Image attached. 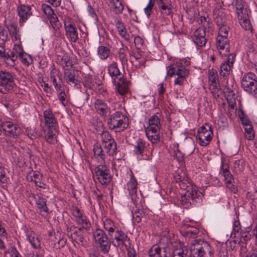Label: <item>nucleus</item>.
Instances as JSON below:
<instances>
[{"label":"nucleus","instance_id":"7","mask_svg":"<svg viewBox=\"0 0 257 257\" xmlns=\"http://www.w3.org/2000/svg\"><path fill=\"white\" fill-rule=\"evenodd\" d=\"M255 74L249 72L244 75L241 80V87L249 93L257 96V80Z\"/></svg>","mask_w":257,"mask_h":257},{"label":"nucleus","instance_id":"36","mask_svg":"<svg viewBox=\"0 0 257 257\" xmlns=\"http://www.w3.org/2000/svg\"><path fill=\"white\" fill-rule=\"evenodd\" d=\"M93 238L95 242L98 243L106 239L107 237L102 229L97 228L93 232Z\"/></svg>","mask_w":257,"mask_h":257},{"label":"nucleus","instance_id":"48","mask_svg":"<svg viewBox=\"0 0 257 257\" xmlns=\"http://www.w3.org/2000/svg\"><path fill=\"white\" fill-rule=\"evenodd\" d=\"M98 244H99L100 250L103 253H106L109 251L110 247V243L109 241H108V238L101 242L98 243Z\"/></svg>","mask_w":257,"mask_h":257},{"label":"nucleus","instance_id":"46","mask_svg":"<svg viewBox=\"0 0 257 257\" xmlns=\"http://www.w3.org/2000/svg\"><path fill=\"white\" fill-rule=\"evenodd\" d=\"M103 224L104 228L108 231L109 234H111L112 232L115 229V226L110 219H105Z\"/></svg>","mask_w":257,"mask_h":257},{"label":"nucleus","instance_id":"28","mask_svg":"<svg viewBox=\"0 0 257 257\" xmlns=\"http://www.w3.org/2000/svg\"><path fill=\"white\" fill-rule=\"evenodd\" d=\"M214 19L218 26L224 25L226 22V16L222 9H215L214 10Z\"/></svg>","mask_w":257,"mask_h":257},{"label":"nucleus","instance_id":"25","mask_svg":"<svg viewBox=\"0 0 257 257\" xmlns=\"http://www.w3.org/2000/svg\"><path fill=\"white\" fill-rule=\"evenodd\" d=\"M108 73L111 77L112 80L115 82L116 79H120L123 77V75L121 74L118 69L117 63L113 62L107 67Z\"/></svg>","mask_w":257,"mask_h":257},{"label":"nucleus","instance_id":"1","mask_svg":"<svg viewBox=\"0 0 257 257\" xmlns=\"http://www.w3.org/2000/svg\"><path fill=\"white\" fill-rule=\"evenodd\" d=\"M190 250L193 257H213V255L210 245L201 239L193 240L191 243Z\"/></svg>","mask_w":257,"mask_h":257},{"label":"nucleus","instance_id":"33","mask_svg":"<svg viewBox=\"0 0 257 257\" xmlns=\"http://www.w3.org/2000/svg\"><path fill=\"white\" fill-rule=\"evenodd\" d=\"M57 60L62 67L64 72L66 69H71L72 68V62L68 56L66 55L59 56Z\"/></svg>","mask_w":257,"mask_h":257},{"label":"nucleus","instance_id":"42","mask_svg":"<svg viewBox=\"0 0 257 257\" xmlns=\"http://www.w3.org/2000/svg\"><path fill=\"white\" fill-rule=\"evenodd\" d=\"M244 136L246 139L248 140H251L254 139V133L253 131V128L251 124H247L246 127H244Z\"/></svg>","mask_w":257,"mask_h":257},{"label":"nucleus","instance_id":"3","mask_svg":"<svg viewBox=\"0 0 257 257\" xmlns=\"http://www.w3.org/2000/svg\"><path fill=\"white\" fill-rule=\"evenodd\" d=\"M168 70V75L172 77L174 75L178 76L174 81L175 85H182L187 76L189 74V71L180 62H176L175 64L169 66Z\"/></svg>","mask_w":257,"mask_h":257},{"label":"nucleus","instance_id":"5","mask_svg":"<svg viewBox=\"0 0 257 257\" xmlns=\"http://www.w3.org/2000/svg\"><path fill=\"white\" fill-rule=\"evenodd\" d=\"M179 186L182 190V201L185 203L189 202L190 199L193 200L200 195V192L197 187L190 183L187 184L182 182L179 184Z\"/></svg>","mask_w":257,"mask_h":257},{"label":"nucleus","instance_id":"29","mask_svg":"<svg viewBox=\"0 0 257 257\" xmlns=\"http://www.w3.org/2000/svg\"><path fill=\"white\" fill-rule=\"evenodd\" d=\"M94 107L96 111L101 115L105 116L110 112L109 108L106 103L99 99L95 101Z\"/></svg>","mask_w":257,"mask_h":257},{"label":"nucleus","instance_id":"49","mask_svg":"<svg viewBox=\"0 0 257 257\" xmlns=\"http://www.w3.org/2000/svg\"><path fill=\"white\" fill-rule=\"evenodd\" d=\"M247 56L251 63L257 62V51L253 48H249L247 52Z\"/></svg>","mask_w":257,"mask_h":257},{"label":"nucleus","instance_id":"38","mask_svg":"<svg viewBox=\"0 0 257 257\" xmlns=\"http://www.w3.org/2000/svg\"><path fill=\"white\" fill-rule=\"evenodd\" d=\"M147 210L144 208H139L135 211L134 218L137 222H140L142 219L146 217Z\"/></svg>","mask_w":257,"mask_h":257},{"label":"nucleus","instance_id":"44","mask_svg":"<svg viewBox=\"0 0 257 257\" xmlns=\"http://www.w3.org/2000/svg\"><path fill=\"white\" fill-rule=\"evenodd\" d=\"M209 89L215 98H217L219 96V92H220V88L219 83L210 84Z\"/></svg>","mask_w":257,"mask_h":257},{"label":"nucleus","instance_id":"37","mask_svg":"<svg viewBox=\"0 0 257 257\" xmlns=\"http://www.w3.org/2000/svg\"><path fill=\"white\" fill-rule=\"evenodd\" d=\"M116 28L119 34L123 37L125 40H130V36L126 32V30L124 25L120 22L118 21L116 23Z\"/></svg>","mask_w":257,"mask_h":257},{"label":"nucleus","instance_id":"47","mask_svg":"<svg viewBox=\"0 0 257 257\" xmlns=\"http://www.w3.org/2000/svg\"><path fill=\"white\" fill-rule=\"evenodd\" d=\"M220 27L218 31V35L217 37H221L222 39L228 38V33L229 31V27L224 25L219 26Z\"/></svg>","mask_w":257,"mask_h":257},{"label":"nucleus","instance_id":"52","mask_svg":"<svg viewBox=\"0 0 257 257\" xmlns=\"http://www.w3.org/2000/svg\"><path fill=\"white\" fill-rule=\"evenodd\" d=\"M241 27L245 30H251V26L248 18H246L239 20Z\"/></svg>","mask_w":257,"mask_h":257},{"label":"nucleus","instance_id":"31","mask_svg":"<svg viewBox=\"0 0 257 257\" xmlns=\"http://www.w3.org/2000/svg\"><path fill=\"white\" fill-rule=\"evenodd\" d=\"M116 89L118 93L121 95H124L128 92V83L126 81L124 80L123 77L118 79Z\"/></svg>","mask_w":257,"mask_h":257},{"label":"nucleus","instance_id":"11","mask_svg":"<svg viewBox=\"0 0 257 257\" xmlns=\"http://www.w3.org/2000/svg\"><path fill=\"white\" fill-rule=\"evenodd\" d=\"M95 172L99 182L103 185L108 184L111 181L109 170L105 165H100L95 169Z\"/></svg>","mask_w":257,"mask_h":257},{"label":"nucleus","instance_id":"30","mask_svg":"<svg viewBox=\"0 0 257 257\" xmlns=\"http://www.w3.org/2000/svg\"><path fill=\"white\" fill-rule=\"evenodd\" d=\"M146 133L148 138L153 144L157 143L160 139V130L151 129L150 127H146Z\"/></svg>","mask_w":257,"mask_h":257},{"label":"nucleus","instance_id":"15","mask_svg":"<svg viewBox=\"0 0 257 257\" xmlns=\"http://www.w3.org/2000/svg\"><path fill=\"white\" fill-rule=\"evenodd\" d=\"M216 47L222 56H226L229 55L230 45L228 38L222 39L221 37H217Z\"/></svg>","mask_w":257,"mask_h":257},{"label":"nucleus","instance_id":"12","mask_svg":"<svg viewBox=\"0 0 257 257\" xmlns=\"http://www.w3.org/2000/svg\"><path fill=\"white\" fill-rule=\"evenodd\" d=\"M67 234L70 237L79 244L84 246L86 241L82 234V228H78L74 226H72L67 228Z\"/></svg>","mask_w":257,"mask_h":257},{"label":"nucleus","instance_id":"43","mask_svg":"<svg viewBox=\"0 0 257 257\" xmlns=\"http://www.w3.org/2000/svg\"><path fill=\"white\" fill-rule=\"evenodd\" d=\"M110 3L116 14H120L122 12L123 6L119 0H111Z\"/></svg>","mask_w":257,"mask_h":257},{"label":"nucleus","instance_id":"14","mask_svg":"<svg viewBox=\"0 0 257 257\" xmlns=\"http://www.w3.org/2000/svg\"><path fill=\"white\" fill-rule=\"evenodd\" d=\"M72 214L75 218V220L78 224L80 225L82 228L88 229L90 227V223L89 220L85 216H83L80 209L77 207L72 208Z\"/></svg>","mask_w":257,"mask_h":257},{"label":"nucleus","instance_id":"34","mask_svg":"<svg viewBox=\"0 0 257 257\" xmlns=\"http://www.w3.org/2000/svg\"><path fill=\"white\" fill-rule=\"evenodd\" d=\"M27 238L31 245L35 248H38L40 247L41 241L38 236L33 232H30L27 234Z\"/></svg>","mask_w":257,"mask_h":257},{"label":"nucleus","instance_id":"62","mask_svg":"<svg viewBox=\"0 0 257 257\" xmlns=\"http://www.w3.org/2000/svg\"><path fill=\"white\" fill-rule=\"evenodd\" d=\"M235 96L234 91H230V93L226 94V97L229 103H235Z\"/></svg>","mask_w":257,"mask_h":257},{"label":"nucleus","instance_id":"13","mask_svg":"<svg viewBox=\"0 0 257 257\" xmlns=\"http://www.w3.org/2000/svg\"><path fill=\"white\" fill-rule=\"evenodd\" d=\"M64 27L66 35L70 41L75 42L78 39V32L75 25L70 22L69 19L64 20Z\"/></svg>","mask_w":257,"mask_h":257},{"label":"nucleus","instance_id":"2","mask_svg":"<svg viewBox=\"0 0 257 257\" xmlns=\"http://www.w3.org/2000/svg\"><path fill=\"white\" fill-rule=\"evenodd\" d=\"M172 243L168 236H163L158 245H155L149 250L150 257H169L171 255V247Z\"/></svg>","mask_w":257,"mask_h":257},{"label":"nucleus","instance_id":"59","mask_svg":"<svg viewBox=\"0 0 257 257\" xmlns=\"http://www.w3.org/2000/svg\"><path fill=\"white\" fill-rule=\"evenodd\" d=\"M7 29L9 31L11 36L18 33L17 26L14 24H10L7 26Z\"/></svg>","mask_w":257,"mask_h":257},{"label":"nucleus","instance_id":"24","mask_svg":"<svg viewBox=\"0 0 257 257\" xmlns=\"http://www.w3.org/2000/svg\"><path fill=\"white\" fill-rule=\"evenodd\" d=\"M46 128H57V123L52 111L50 109H47L44 112Z\"/></svg>","mask_w":257,"mask_h":257},{"label":"nucleus","instance_id":"6","mask_svg":"<svg viewBox=\"0 0 257 257\" xmlns=\"http://www.w3.org/2000/svg\"><path fill=\"white\" fill-rule=\"evenodd\" d=\"M107 123L110 129L118 128V131H123L128 126L127 118L119 111L110 116Z\"/></svg>","mask_w":257,"mask_h":257},{"label":"nucleus","instance_id":"10","mask_svg":"<svg viewBox=\"0 0 257 257\" xmlns=\"http://www.w3.org/2000/svg\"><path fill=\"white\" fill-rule=\"evenodd\" d=\"M42 8L44 13L46 14V15L47 16L48 18L49 19L50 22L53 29L56 31L59 30L61 27V24L59 22L58 18L54 14V11L52 8L50 6L46 4H43L42 6ZM55 35L59 36L60 35V33L59 32H56Z\"/></svg>","mask_w":257,"mask_h":257},{"label":"nucleus","instance_id":"17","mask_svg":"<svg viewBox=\"0 0 257 257\" xmlns=\"http://www.w3.org/2000/svg\"><path fill=\"white\" fill-rule=\"evenodd\" d=\"M137 181L134 178H132L127 184V187L132 199L134 203L136 205L138 204V202L141 199V194H138L137 193Z\"/></svg>","mask_w":257,"mask_h":257},{"label":"nucleus","instance_id":"39","mask_svg":"<svg viewBox=\"0 0 257 257\" xmlns=\"http://www.w3.org/2000/svg\"><path fill=\"white\" fill-rule=\"evenodd\" d=\"M51 79L52 80L53 85L55 89L58 91L61 90L62 86L60 84H58L57 82V78L60 79V77L58 76V71L56 69H53L51 71Z\"/></svg>","mask_w":257,"mask_h":257},{"label":"nucleus","instance_id":"58","mask_svg":"<svg viewBox=\"0 0 257 257\" xmlns=\"http://www.w3.org/2000/svg\"><path fill=\"white\" fill-rule=\"evenodd\" d=\"M173 157L179 162H182L184 160V156L181 151L179 150H177L174 151Z\"/></svg>","mask_w":257,"mask_h":257},{"label":"nucleus","instance_id":"51","mask_svg":"<svg viewBox=\"0 0 257 257\" xmlns=\"http://www.w3.org/2000/svg\"><path fill=\"white\" fill-rule=\"evenodd\" d=\"M136 153L137 155H141L145 149V144L142 141H139L135 146Z\"/></svg>","mask_w":257,"mask_h":257},{"label":"nucleus","instance_id":"63","mask_svg":"<svg viewBox=\"0 0 257 257\" xmlns=\"http://www.w3.org/2000/svg\"><path fill=\"white\" fill-rule=\"evenodd\" d=\"M153 7V4L152 3L151 0H150V2L148 6L144 9L145 12L147 15L148 17H149L152 14Z\"/></svg>","mask_w":257,"mask_h":257},{"label":"nucleus","instance_id":"32","mask_svg":"<svg viewBox=\"0 0 257 257\" xmlns=\"http://www.w3.org/2000/svg\"><path fill=\"white\" fill-rule=\"evenodd\" d=\"M172 257H190L188 248L180 244L179 247L174 249Z\"/></svg>","mask_w":257,"mask_h":257},{"label":"nucleus","instance_id":"64","mask_svg":"<svg viewBox=\"0 0 257 257\" xmlns=\"http://www.w3.org/2000/svg\"><path fill=\"white\" fill-rule=\"evenodd\" d=\"M143 40L139 36H137L134 38V43L137 48H140L143 44Z\"/></svg>","mask_w":257,"mask_h":257},{"label":"nucleus","instance_id":"35","mask_svg":"<svg viewBox=\"0 0 257 257\" xmlns=\"http://www.w3.org/2000/svg\"><path fill=\"white\" fill-rule=\"evenodd\" d=\"M160 119L158 116L156 115H154L149 118L148 127H150L151 129L152 128L155 130H160Z\"/></svg>","mask_w":257,"mask_h":257},{"label":"nucleus","instance_id":"57","mask_svg":"<svg viewBox=\"0 0 257 257\" xmlns=\"http://www.w3.org/2000/svg\"><path fill=\"white\" fill-rule=\"evenodd\" d=\"M101 139L102 145L110 141H114V140L112 139L111 135L107 132H103L101 135Z\"/></svg>","mask_w":257,"mask_h":257},{"label":"nucleus","instance_id":"50","mask_svg":"<svg viewBox=\"0 0 257 257\" xmlns=\"http://www.w3.org/2000/svg\"><path fill=\"white\" fill-rule=\"evenodd\" d=\"M118 58L122 66L127 65V59L123 48L120 49L118 52Z\"/></svg>","mask_w":257,"mask_h":257},{"label":"nucleus","instance_id":"22","mask_svg":"<svg viewBox=\"0 0 257 257\" xmlns=\"http://www.w3.org/2000/svg\"><path fill=\"white\" fill-rule=\"evenodd\" d=\"M2 126L7 135L18 136L20 133V128L11 122H4Z\"/></svg>","mask_w":257,"mask_h":257},{"label":"nucleus","instance_id":"27","mask_svg":"<svg viewBox=\"0 0 257 257\" xmlns=\"http://www.w3.org/2000/svg\"><path fill=\"white\" fill-rule=\"evenodd\" d=\"M109 235L112 237V239L116 241L114 245L118 246L123 244L127 238L126 235L124 232L118 230H115V229L111 234Z\"/></svg>","mask_w":257,"mask_h":257},{"label":"nucleus","instance_id":"61","mask_svg":"<svg viewBox=\"0 0 257 257\" xmlns=\"http://www.w3.org/2000/svg\"><path fill=\"white\" fill-rule=\"evenodd\" d=\"M193 40L196 45L200 47L204 46L206 43V39L205 38H193Z\"/></svg>","mask_w":257,"mask_h":257},{"label":"nucleus","instance_id":"53","mask_svg":"<svg viewBox=\"0 0 257 257\" xmlns=\"http://www.w3.org/2000/svg\"><path fill=\"white\" fill-rule=\"evenodd\" d=\"M205 31L203 28H199L194 33L193 38H205Z\"/></svg>","mask_w":257,"mask_h":257},{"label":"nucleus","instance_id":"16","mask_svg":"<svg viewBox=\"0 0 257 257\" xmlns=\"http://www.w3.org/2000/svg\"><path fill=\"white\" fill-rule=\"evenodd\" d=\"M222 168L223 171V175L224 177V180L227 187L229 188L230 190V191L233 192V193L236 192V187L232 184V182L233 180V179L232 175L229 172V167L227 164L224 165L223 161H222Z\"/></svg>","mask_w":257,"mask_h":257},{"label":"nucleus","instance_id":"40","mask_svg":"<svg viewBox=\"0 0 257 257\" xmlns=\"http://www.w3.org/2000/svg\"><path fill=\"white\" fill-rule=\"evenodd\" d=\"M34 198L36 199V203L37 206L40 211L47 212L48 210V209L47 207L45 199L39 195L37 196V197L34 196Z\"/></svg>","mask_w":257,"mask_h":257},{"label":"nucleus","instance_id":"9","mask_svg":"<svg viewBox=\"0 0 257 257\" xmlns=\"http://www.w3.org/2000/svg\"><path fill=\"white\" fill-rule=\"evenodd\" d=\"M212 136L213 132L211 126L205 123L199 128L197 138L198 139L201 146H206L209 144Z\"/></svg>","mask_w":257,"mask_h":257},{"label":"nucleus","instance_id":"55","mask_svg":"<svg viewBox=\"0 0 257 257\" xmlns=\"http://www.w3.org/2000/svg\"><path fill=\"white\" fill-rule=\"evenodd\" d=\"M8 39V33L6 30L0 29V46H2Z\"/></svg>","mask_w":257,"mask_h":257},{"label":"nucleus","instance_id":"21","mask_svg":"<svg viewBox=\"0 0 257 257\" xmlns=\"http://www.w3.org/2000/svg\"><path fill=\"white\" fill-rule=\"evenodd\" d=\"M27 179L28 181L33 182L36 186L40 188H45V184L42 180V175L39 172L31 171L27 175Z\"/></svg>","mask_w":257,"mask_h":257},{"label":"nucleus","instance_id":"18","mask_svg":"<svg viewBox=\"0 0 257 257\" xmlns=\"http://www.w3.org/2000/svg\"><path fill=\"white\" fill-rule=\"evenodd\" d=\"M235 57V54L234 53H231L229 55L227 61L222 63L220 66V73L221 75L226 76L229 74L233 66Z\"/></svg>","mask_w":257,"mask_h":257},{"label":"nucleus","instance_id":"20","mask_svg":"<svg viewBox=\"0 0 257 257\" xmlns=\"http://www.w3.org/2000/svg\"><path fill=\"white\" fill-rule=\"evenodd\" d=\"M235 5L238 20L248 18L247 7L242 0H236Z\"/></svg>","mask_w":257,"mask_h":257},{"label":"nucleus","instance_id":"41","mask_svg":"<svg viewBox=\"0 0 257 257\" xmlns=\"http://www.w3.org/2000/svg\"><path fill=\"white\" fill-rule=\"evenodd\" d=\"M174 178L176 182L179 183V184L182 182L187 184L189 183L187 181L185 173L181 170L178 171L174 176Z\"/></svg>","mask_w":257,"mask_h":257},{"label":"nucleus","instance_id":"54","mask_svg":"<svg viewBox=\"0 0 257 257\" xmlns=\"http://www.w3.org/2000/svg\"><path fill=\"white\" fill-rule=\"evenodd\" d=\"M19 58L21 60L22 63L26 66H28L29 65L30 60L32 61L30 56L24 53L19 56Z\"/></svg>","mask_w":257,"mask_h":257},{"label":"nucleus","instance_id":"4","mask_svg":"<svg viewBox=\"0 0 257 257\" xmlns=\"http://www.w3.org/2000/svg\"><path fill=\"white\" fill-rule=\"evenodd\" d=\"M116 145L114 141H110L103 145L96 144L94 145L93 152L95 156L100 157V159L104 161L105 154L109 156H113L116 153Z\"/></svg>","mask_w":257,"mask_h":257},{"label":"nucleus","instance_id":"56","mask_svg":"<svg viewBox=\"0 0 257 257\" xmlns=\"http://www.w3.org/2000/svg\"><path fill=\"white\" fill-rule=\"evenodd\" d=\"M56 235L59 236L57 242L54 243V246L56 247L60 248V247L63 246L66 243V240L61 238V234L59 232H57Z\"/></svg>","mask_w":257,"mask_h":257},{"label":"nucleus","instance_id":"60","mask_svg":"<svg viewBox=\"0 0 257 257\" xmlns=\"http://www.w3.org/2000/svg\"><path fill=\"white\" fill-rule=\"evenodd\" d=\"M13 51L16 53L18 56L22 55L24 53V51L22 49L21 44H16L14 45Z\"/></svg>","mask_w":257,"mask_h":257},{"label":"nucleus","instance_id":"45","mask_svg":"<svg viewBox=\"0 0 257 257\" xmlns=\"http://www.w3.org/2000/svg\"><path fill=\"white\" fill-rule=\"evenodd\" d=\"M109 54V50L106 47L100 46L98 49V55L102 59L107 58Z\"/></svg>","mask_w":257,"mask_h":257},{"label":"nucleus","instance_id":"19","mask_svg":"<svg viewBox=\"0 0 257 257\" xmlns=\"http://www.w3.org/2000/svg\"><path fill=\"white\" fill-rule=\"evenodd\" d=\"M21 25L26 22L31 16L32 13L31 8L27 5H21L17 8Z\"/></svg>","mask_w":257,"mask_h":257},{"label":"nucleus","instance_id":"26","mask_svg":"<svg viewBox=\"0 0 257 257\" xmlns=\"http://www.w3.org/2000/svg\"><path fill=\"white\" fill-rule=\"evenodd\" d=\"M64 78L67 83L71 86H76L78 84L79 81L74 70L66 69L64 72Z\"/></svg>","mask_w":257,"mask_h":257},{"label":"nucleus","instance_id":"8","mask_svg":"<svg viewBox=\"0 0 257 257\" xmlns=\"http://www.w3.org/2000/svg\"><path fill=\"white\" fill-rule=\"evenodd\" d=\"M14 77L9 72L0 71V92L6 94L13 88Z\"/></svg>","mask_w":257,"mask_h":257},{"label":"nucleus","instance_id":"23","mask_svg":"<svg viewBox=\"0 0 257 257\" xmlns=\"http://www.w3.org/2000/svg\"><path fill=\"white\" fill-rule=\"evenodd\" d=\"M57 128H46L44 137L47 143L50 145H54L57 143Z\"/></svg>","mask_w":257,"mask_h":257}]
</instances>
